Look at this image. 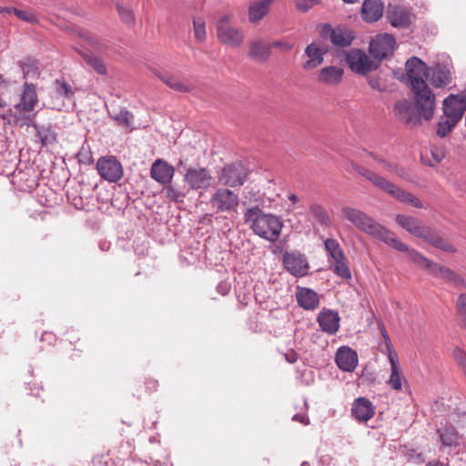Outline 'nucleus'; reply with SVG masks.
I'll return each instance as SVG.
<instances>
[{"label": "nucleus", "instance_id": "obj_13", "mask_svg": "<svg viewBox=\"0 0 466 466\" xmlns=\"http://www.w3.org/2000/svg\"><path fill=\"white\" fill-rule=\"evenodd\" d=\"M217 37L218 41L230 47H240L245 39V32L240 27L233 25H220L218 28Z\"/></svg>", "mask_w": 466, "mask_h": 466}, {"label": "nucleus", "instance_id": "obj_19", "mask_svg": "<svg viewBox=\"0 0 466 466\" xmlns=\"http://www.w3.org/2000/svg\"><path fill=\"white\" fill-rule=\"evenodd\" d=\"M393 111L396 117L405 124L416 126L420 123V116L415 113L411 102L408 99L396 102Z\"/></svg>", "mask_w": 466, "mask_h": 466}, {"label": "nucleus", "instance_id": "obj_3", "mask_svg": "<svg viewBox=\"0 0 466 466\" xmlns=\"http://www.w3.org/2000/svg\"><path fill=\"white\" fill-rule=\"evenodd\" d=\"M407 258L418 267L429 270L434 277L455 288L466 289V279L450 268L440 265L420 254L414 248L408 247L404 252Z\"/></svg>", "mask_w": 466, "mask_h": 466}, {"label": "nucleus", "instance_id": "obj_27", "mask_svg": "<svg viewBox=\"0 0 466 466\" xmlns=\"http://www.w3.org/2000/svg\"><path fill=\"white\" fill-rule=\"evenodd\" d=\"M384 5L380 0H365L361 7L363 20L368 23L378 21L383 14Z\"/></svg>", "mask_w": 466, "mask_h": 466}, {"label": "nucleus", "instance_id": "obj_46", "mask_svg": "<svg viewBox=\"0 0 466 466\" xmlns=\"http://www.w3.org/2000/svg\"><path fill=\"white\" fill-rule=\"evenodd\" d=\"M85 59L97 73L104 75L106 72V67L103 60L95 55L87 54Z\"/></svg>", "mask_w": 466, "mask_h": 466}, {"label": "nucleus", "instance_id": "obj_40", "mask_svg": "<svg viewBox=\"0 0 466 466\" xmlns=\"http://www.w3.org/2000/svg\"><path fill=\"white\" fill-rule=\"evenodd\" d=\"M458 122L459 121H457L453 118L447 117L446 116H443L438 123L437 135L440 137H446L450 132H451V130L458 124Z\"/></svg>", "mask_w": 466, "mask_h": 466}, {"label": "nucleus", "instance_id": "obj_63", "mask_svg": "<svg viewBox=\"0 0 466 466\" xmlns=\"http://www.w3.org/2000/svg\"><path fill=\"white\" fill-rule=\"evenodd\" d=\"M426 466H442L440 462H430Z\"/></svg>", "mask_w": 466, "mask_h": 466}, {"label": "nucleus", "instance_id": "obj_55", "mask_svg": "<svg viewBox=\"0 0 466 466\" xmlns=\"http://www.w3.org/2000/svg\"><path fill=\"white\" fill-rule=\"evenodd\" d=\"M292 420L294 421H298V422H300L301 424L303 425H309V419L307 415L305 414H295L293 417H292Z\"/></svg>", "mask_w": 466, "mask_h": 466}, {"label": "nucleus", "instance_id": "obj_33", "mask_svg": "<svg viewBox=\"0 0 466 466\" xmlns=\"http://www.w3.org/2000/svg\"><path fill=\"white\" fill-rule=\"evenodd\" d=\"M353 40V35L350 31L335 28L330 31V41L333 45L338 46H348Z\"/></svg>", "mask_w": 466, "mask_h": 466}, {"label": "nucleus", "instance_id": "obj_47", "mask_svg": "<svg viewBox=\"0 0 466 466\" xmlns=\"http://www.w3.org/2000/svg\"><path fill=\"white\" fill-rule=\"evenodd\" d=\"M194 35L198 42H204L206 40V25L202 18L198 17L193 21Z\"/></svg>", "mask_w": 466, "mask_h": 466}, {"label": "nucleus", "instance_id": "obj_18", "mask_svg": "<svg viewBox=\"0 0 466 466\" xmlns=\"http://www.w3.org/2000/svg\"><path fill=\"white\" fill-rule=\"evenodd\" d=\"M335 361L338 367L346 372H352L358 366V355L348 346H341L337 350Z\"/></svg>", "mask_w": 466, "mask_h": 466}, {"label": "nucleus", "instance_id": "obj_38", "mask_svg": "<svg viewBox=\"0 0 466 466\" xmlns=\"http://www.w3.org/2000/svg\"><path fill=\"white\" fill-rule=\"evenodd\" d=\"M62 96L65 99V101L63 102V106L65 107V110L69 111L74 109L76 106L74 91L68 84L60 83V98Z\"/></svg>", "mask_w": 466, "mask_h": 466}, {"label": "nucleus", "instance_id": "obj_20", "mask_svg": "<svg viewBox=\"0 0 466 466\" xmlns=\"http://www.w3.org/2000/svg\"><path fill=\"white\" fill-rule=\"evenodd\" d=\"M375 413L372 402L364 397L357 398L351 406V415L359 422H367Z\"/></svg>", "mask_w": 466, "mask_h": 466}, {"label": "nucleus", "instance_id": "obj_7", "mask_svg": "<svg viewBox=\"0 0 466 466\" xmlns=\"http://www.w3.org/2000/svg\"><path fill=\"white\" fill-rule=\"evenodd\" d=\"M238 201V194L224 187L218 188L210 198V204L218 213L235 211Z\"/></svg>", "mask_w": 466, "mask_h": 466}, {"label": "nucleus", "instance_id": "obj_44", "mask_svg": "<svg viewBox=\"0 0 466 466\" xmlns=\"http://www.w3.org/2000/svg\"><path fill=\"white\" fill-rule=\"evenodd\" d=\"M402 370L401 368L397 369H391L390 370V376L387 381L388 385L395 390H400L402 388Z\"/></svg>", "mask_w": 466, "mask_h": 466}, {"label": "nucleus", "instance_id": "obj_16", "mask_svg": "<svg viewBox=\"0 0 466 466\" xmlns=\"http://www.w3.org/2000/svg\"><path fill=\"white\" fill-rule=\"evenodd\" d=\"M283 264L285 268L295 277H303L308 273V261L300 253H286L283 257Z\"/></svg>", "mask_w": 466, "mask_h": 466}, {"label": "nucleus", "instance_id": "obj_52", "mask_svg": "<svg viewBox=\"0 0 466 466\" xmlns=\"http://www.w3.org/2000/svg\"><path fill=\"white\" fill-rule=\"evenodd\" d=\"M319 3V0H296L295 5L299 11L306 13Z\"/></svg>", "mask_w": 466, "mask_h": 466}, {"label": "nucleus", "instance_id": "obj_1", "mask_svg": "<svg viewBox=\"0 0 466 466\" xmlns=\"http://www.w3.org/2000/svg\"><path fill=\"white\" fill-rule=\"evenodd\" d=\"M342 217L350 222L356 228L363 233L379 239L387 246L400 251L407 250L406 244L402 243L395 234L385 226L377 222L372 217L364 211L349 206L342 207Z\"/></svg>", "mask_w": 466, "mask_h": 466}, {"label": "nucleus", "instance_id": "obj_56", "mask_svg": "<svg viewBox=\"0 0 466 466\" xmlns=\"http://www.w3.org/2000/svg\"><path fill=\"white\" fill-rule=\"evenodd\" d=\"M220 25H230V16L228 15H222L219 20L216 24V30L218 31V28Z\"/></svg>", "mask_w": 466, "mask_h": 466}, {"label": "nucleus", "instance_id": "obj_64", "mask_svg": "<svg viewBox=\"0 0 466 466\" xmlns=\"http://www.w3.org/2000/svg\"><path fill=\"white\" fill-rule=\"evenodd\" d=\"M300 466H310L308 461H303Z\"/></svg>", "mask_w": 466, "mask_h": 466}, {"label": "nucleus", "instance_id": "obj_30", "mask_svg": "<svg viewBox=\"0 0 466 466\" xmlns=\"http://www.w3.org/2000/svg\"><path fill=\"white\" fill-rule=\"evenodd\" d=\"M270 5L266 0L252 2L248 10V21L252 24L261 21L269 13Z\"/></svg>", "mask_w": 466, "mask_h": 466}, {"label": "nucleus", "instance_id": "obj_61", "mask_svg": "<svg viewBox=\"0 0 466 466\" xmlns=\"http://www.w3.org/2000/svg\"><path fill=\"white\" fill-rule=\"evenodd\" d=\"M288 198L289 201H291L293 204L298 202V197L295 194H289Z\"/></svg>", "mask_w": 466, "mask_h": 466}, {"label": "nucleus", "instance_id": "obj_2", "mask_svg": "<svg viewBox=\"0 0 466 466\" xmlns=\"http://www.w3.org/2000/svg\"><path fill=\"white\" fill-rule=\"evenodd\" d=\"M244 221L255 235L272 243L279 239L283 228V220L280 217L265 213L258 206L245 211Z\"/></svg>", "mask_w": 466, "mask_h": 466}, {"label": "nucleus", "instance_id": "obj_14", "mask_svg": "<svg viewBox=\"0 0 466 466\" xmlns=\"http://www.w3.org/2000/svg\"><path fill=\"white\" fill-rule=\"evenodd\" d=\"M246 177L247 173L242 165H230L221 170L218 181L224 186L237 187L244 183Z\"/></svg>", "mask_w": 466, "mask_h": 466}, {"label": "nucleus", "instance_id": "obj_10", "mask_svg": "<svg viewBox=\"0 0 466 466\" xmlns=\"http://www.w3.org/2000/svg\"><path fill=\"white\" fill-rule=\"evenodd\" d=\"M96 169L99 175L108 182H116L123 177V167L116 157H102L97 160Z\"/></svg>", "mask_w": 466, "mask_h": 466}, {"label": "nucleus", "instance_id": "obj_23", "mask_svg": "<svg viewBox=\"0 0 466 466\" xmlns=\"http://www.w3.org/2000/svg\"><path fill=\"white\" fill-rule=\"evenodd\" d=\"M396 222L409 233L420 238H423L426 232H428L429 227H426L420 220L413 217L400 214L396 216Z\"/></svg>", "mask_w": 466, "mask_h": 466}, {"label": "nucleus", "instance_id": "obj_34", "mask_svg": "<svg viewBox=\"0 0 466 466\" xmlns=\"http://www.w3.org/2000/svg\"><path fill=\"white\" fill-rule=\"evenodd\" d=\"M37 199L42 206L48 208H56L58 204L57 193L48 186L40 189Z\"/></svg>", "mask_w": 466, "mask_h": 466}, {"label": "nucleus", "instance_id": "obj_45", "mask_svg": "<svg viewBox=\"0 0 466 466\" xmlns=\"http://www.w3.org/2000/svg\"><path fill=\"white\" fill-rule=\"evenodd\" d=\"M430 151L431 159L425 160V163L431 167H434L441 163L446 156L445 149L442 147L433 146Z\"/></svg>", "mask_w": 466, "mask_h": 466}, {"label": "nucleus", "instance_id": "obj_54", "mask_svg": "<svg viewBox=\"0 0 466 466\" xmlns=\"http://www.w3.org/2000/svg\"><path fill=\"white\" fill-rule=\"evenodd\" d=\"M389 361L391 369L400 368L399 364V359L397 353L393 350H390L389 351Z\"/></svg>", "mask_w": 466, "mask_h": 466}, {"label": "nucleus", "instance_id": "obj_22", "mask_svg": "<svg viewBox=\"0 0 466 466\" xmlns=\"http://www.w3.org/2000/svg\"><path fill=\"white\" fill-rule=\"evenodd\" d=\"M248 56L253 61L264 63L271 56V46L261 38L253 39L249 42Z\"/></svg>", "mask_w": 466, "mask_h": 466}, {"label": "nucleus", "instance_id": "obj_37", "mask_svg": "<svg viewBox=\"0 0 466 466\" xmlns=\"http://www.w3.org/2000/svg\"><path fill=\"white\" fill-rule=\"evenodd\" d=\"M310 214L313 218L323 227L329 228L331 225L330 218L324 209V208L319 204H312L309 208Z\"/></svg>", "mask_w": 466, "mask_h": 466}, {"label": "nucleus", "instance_id": "obj_6", "mask_svg": "<svg viewBox=\"0 0 466 466\" xmlns=\"http://www.w3.org/2000/svg\"><path fill=\"white\" fill-rule=\"evenodd\" d=\"M414 94L415 106L419 114L426 120L433 117L436 103L435 95L426 82H420V87L411 89Z\"/></svg>", "mask_w": 466, "mask_h": 466}, {"label": "nucleus", "instance_id": "obj_29", "mask_svg": "<svg viewBox=\"0 0 466 466\" xmlns=\"http://www.w3.org/2000/svg\"><path fill=\"white\" fill-rule=\"evenodd\" d=\"M343 74L341 67L325 66L319 71L318 81L328 86H336L342 80Z\"/></svg>", "mask_w": 466, "mask_h": 466}, {"label": "nucleus", "instance_id": "obj_35", "mask_svg": "<svg viewBox=\"0 0 466 466\" xmlns=\"http://www.w3.org/2000/svg\"><path fill=\"white\" fill-rule=\"evenodd\" d=\"M389 78L390 76L382 72L370 75L368 76L369 86L379 92H387L389 90Z\"/></svg>", "mask_w": 466, "mask_h": 466}, {"label": "nucleus", "instance_id": "obj_8", "mask_svg": "<svg viewBox=\"0 0 466 466\" xmlns=\"http://www.w3.org/2000/svg\"><path fill=\"white\" fill-rule=\"evenodd\" d=\"M396 41L390 34L377 35L370 43V55L378 59L382 60L393 55Z\"/></svg>", "mask_w": 466, "mask_h": 466}, {"label": "nucleus", "instance_id": "obj_57", "mask_svg": "<svg viewBox=\"0 0 466 466\" xmlns=\"http://www.w3.org/2000/svg\"><path fill=\"white\" fill-rule=\"evenodd\" d=\"M269 46H271V49L273 47H279V48H283L287 51L290 50L292 46L289 43H286V42H281V41H275L271 44H269Z\"/></svg>", "mask_w": 466, "mask_h": 466}, {"label": "nucleus", "instance_id": "obj_24", "mask_svg": "<svg viewBox=\"0 0 466 466\" xmlns=\"http://www.w3.org/2000/svg\"><path fill=\"white\" fill-rule=\"evenodd\" d=\"M339 319L338 312L330 309H322L318 316L319 327L328 334H335L339 330Z\"/></svg>", "mask_w": 466, "mask_h": 466}, {"label": "nucleus", "instance_id": "obj_12", "mask_svg": "<svg viewBox=\"0 0 466 466\" xmlns=\"http://www.w3.org/2000/svg\"><path fill=\"white\" fill-rule=\"evenodd\" d=\"M428 80L437 87L442 88L452 81L451 65L450 63H437L429 67Z\"/></svg>", "mask_w": 466, "mask_h": 466}, {"label": "nucleus", "instance_id": "obj_49", "mask_svg": "<svg viewBox=\"0 0 466 466\" xmlns=\"http://www.w3.org/2000/svg\"><path fill=\"white\" fill-rule=\"evenodd\" d=\"M164 193L169 200L174 202L182 201L184 197L183 193L180 190L175 188L170 184L164 186Z\"/></svg>", "mask_w": 466, "mask_h": 466}, {"label": "nucleus", "instance_id": "obj_42", "mask_svg": "<svg viewBox=\"0 0 466 466\" xmlns=\"http://www.w3.org/2000/svg\"><path fill=\"white\" fill-rule=\"evenodd\" d=\"M332 268H333L334 272L341 279H351V272L348 266L346 258H342V259L334 260V263L332 264Z\"/></svg>", "mask_w": 466, "mask_h": 466}, {"label": "nucleus", "instance_id": "obj_59", "mask_svg": "<svg viewBox=\"0 0 466 466\" xmlns=\"http://www.w3.org/2000/svg\"><path fill=\"white\" fill-rule=\"evenodd\" d=\"M217 289L220 294L226 295L229 291V286L227 283H219Z\"/></svg>", "mask_w": 466, "mask_h": 466}, {"label": "nucleus", "instance_id": "obj_11", "mask_svg": "<svg viewBox=\"0 0 466 466\" xmlns=\"http://www.w3.org/2000/svg\"><path fill=\"white\" fill-rule=\"evenodd\" d=\"M405 67L411 89L420 87V82L428 79L429 66L421 59L412 56L407 60Z\"/></svg>", "mask_w": 466, "mask_h": 466}, {"label": "nucleus", "instance_id": "obj_51", "mask_svg": "<svg viewBox=\"0 0 466 466\" xmlns=\"http://www.w3.org/2000/svg\"><path fill=\"white\" fill-rule=\"evenodd\" d=\"M379 163L381 164V167L389 172H392L397 174L400 177H405V171L403 168H399L397 165L390 163L389 161L383 160L381 158H376Z\"/></svg>", "mask_w": 466, "mask_h": 466}, {"label": "nucleus", "instance_id": "obj_28", "mask_svg": "<svg viewBox=\"0 0 466 466\" xmlns=\"http://www.w3.org/2000/svg\"><path fill=\"white\" fill-rule=\"evenodd\" d=\"M326 51L319 44L311 43L305 49V56L308 59L303 64L306 70L313 69L321 65L324 61Z\"/></svg>", "mask_w": 466, "mask_h": 466}, {"label": "nucleus", "instance_id": "obj_41", "mask_svg": "<svg viewBox=\"0 0 466 466\" xmlns=\"http://www.w3.org/2000/svg\"><path fill=\"white\" fill-rule=\"evenodd\" d=\"M324 245L326 250L329 252L333 260L345 258V255L336 239L327 238Z\"/></svg>", "mask_w": 466, "mask_h": 466}, {"label": "nucleus", "instance_id": "obj_17", "mask_svg": "<svg viewBox=\"0 0 466 466\" xmlns=\"http://www.w3.org/2000/svg\"><path fill=\"white\" fill-rule=\"evenodd\" d=\"M175 175V168L164 159L155 160L150 168L151 177L157 183L166 186L171 183Z\"/></svg>", "mask_w": 466, "mask_h": 466}, {"label": "nucleus", "instance_id": "obj_60", "mask_svg": "<svg viewBox=\"0 0 466 466\" xmlns=\"http://www.w3.org/2000/svg\"><path fill=\"white\" fill-rule=\"evenodd\" d=\"M0 14L6 15L12 14V8L11 7H5L0 5Z\"/></svg>", "mask_w": 466, "mask_h": 466}, {"label": "nucleus", "instance_id": "obj_5", "mask_svg": "<svg viewBox=\"0 0 466 466\" xmlns=\"http://www.w3.org/2000/svg\"><path fill=\"white\" fill-rule=\"evenodd\" d=\"M36 103L37 96L34 86L25 84L20 101L14 105L13 109H11V115L16 122H21V125H24Z\"/></svg>", "mask_w": 466, "mask_h": 466}, {"label": "nucleus", "instance_id": "obj_15", "mask_svg": "<svg viewBox=\"0 0 466 466\" xmlns=\"http://www.w3.org/2000/svg\"><path fill=\"white\" fill-rule=\"evenodd\" d=\"M466 110L464 95H450L443 101V114L447 117L460 121Z\"/></svg>", "mask_w": 466, "mask_h": 466}, {"label": "nucleus", "instance_id": "obj_4", "mask_svg": "<svg viewBox=\"0 0 466 466\" xmlns=\"http://www.w3.org/2000/svg\"><path fill=\"white\" fill-rule=\"evenodd\" d=\"M351 166L353 169L356 170L360 175L365 177L374 186L390 194L391 197L398 199L399 201L410 204L414 208H422L421 201L410 192L404 191L403 189L398 187L396 185L392 184L383 177L369 170L366 167H360L354 163H352Z\"/></svg>", "mask_w": 466, "mask_h": 466}, {"label": "nucleus", "instance_id": "obj_53", "mask_svg": "<svg viewBox=\"0 0 466 466\" xmlns=\"http://www.w3.org/2000/svg\"><path fill=\"white\" fill-rule=\"evenodd\" d=\"M453 358L460 368L466 372V352L460 348H456L453 350Z\"/></svg>", "mask_w": 466, "mask_h": 466}, {"label": "nucleus", "instance_id": "obj_25", "mask_svg": "<svg viewBox=\"0 0 466 466\" xmlns=\"http://www.w3.org/2000/svg\"><path fill=\"white\" fill-rule=\"evenodd\" d=\"M296 299L299 307L306 310H313L319 305L318 293L309 288L299 287L296 291Z\"/></svg>", "mask_w": 466, "mask_h": 466}, {"label": "nucleus", "instance_id": "obj_9", "mask_svg": "<svg viewBox=\"0 0 466 466\" xmlns=\"http://www.w3.org/2000/svg\"><path fill=\"white\" fill-rule=\"evenodd\" d=\"M346 62L353 72L361 75H366L379 66V63L372 61L360 49L350 50L346 55Z\"/></svg>", "mask_w": 466, "mask_h": 466}, {"label": "nucleus", "instance_id": "obj_58", "mask_svg": "<svg viewBox=\"0 0 466 466\" xmlns=\"http://www.w3.org/2000/svg\"><path fill=\"white\" fill-rule=\"evenodd\" d=\"M43 341L46 340L48 341L50 344H55L56 340V336L51 333V332H44L43 335H42V339H41Z\"/></svg>", "mask_w": 466, "mask_h": 466}, {"label": "nucleus", "instance_id": "obj_39", "mask_svg": "<svg viewBox=\"0 0 466 466\" xmlns=\"http://www.w3.org/2000/svg\"><path fill=\"white\" fill-rule=\"evenodd\" d=\"M439 433L443 445L451 447L459 443L460 437L453 427L441 429Z\"/></svg>", "mask_w": 466, "mask_h": 466}, {"label": "nucleus", "instance_id": "obj_62", "mask_svg": "<svg viewBox=\"0 0 466 466\" xmlns=\"http://www.w3.org/2000/svg\"><path fill=\"white\" fill-rule=\"evenodd\" d=\"M287 360L290 363H293L297 360L295 353H292L289 357H287Z\"/></svg>", "mask_w": 466, "mask_h": 466}, {"label": "nucleus", "instance_id": "obj_36", "mask_svg": "<svg viewBox=\"0 0 466 466\" xmlns=\"http://www.w3.org/2000/svg\"><path fill=\"white\" fill-rule=\"evenodd\" d=\"M112 117L121 127H124L130 131L135 128L134 116L131 112H129L127 109H121L118 113L112 116Z\"/></svg>", "mask_w": 466, "mask_h": 466}, {"label": "nucleus", "instance_id": "obj_21", "mask_svg": "<svg viewBox=\"0 0 466 466\" xmlns=\"http://www.w3.org/2000/svg\"><path fill=\"white\" fill-rule=\"evenodd\" d=\"M185 180L191 188H207L210 185L211 176L206 168H189L186 173Z\"/></svg>", "mask_w": 466, "mask_h": 466}, {"label": "nucleus", "instance_id": "obj_32", "mask_svg": "<svg viewBox=\"0 0 466 466\" xmlns=\"http://www.w3.org/2000/svg\"><path fill=\"white\" fill-rule=\"evenodd\" d=\"M154 74L168 87L175 91L188 92L191 90V86L187 83L178 79L173 75L168 73H162L157 70L154 71Z\"/></svg>", "mask_w": 466, "mask_h": 466}, {"label": "nucleus", "instance_id": "obj_31", "mask_svg": "<svg viewBox=\"0 0 466 466\" xmlns=\"http://www.w3.org/2000/svg\"><path fill=\"white\" fill-rule=\"evenodd\" d=\"M425 241L432 245L433 247L441 249L448 253L456 252V248L448 240L442 238L431 228H428V232L424 235L423 238Z\"/></svg>", "mask_w": 466, "mask_h": 466}, {"label": "nucleus", "instance_id": "obj_50", "mask_svg": "<svg viewBox=\"0 0 466 466\" xmlns=\"http://www.w3.org/2000/svg\"><path fill=\"white\" fill-rule=\"evenodd\" d=\"M456 309L458 315L466 325V293H461L459 295L456 301Z\"/></svg>", "mask_w": 466, "mask_h": 466}, {"label": "nucleus", "instance_id": "obj_48", "mask_svg": "<svg viewBox=\"0 0 466 466\" xmlns=\"http://www.w3.org/2000/svg\"><path fill=\"white\" fill-rule=\"evenodd\" d=\"M12 13L15 14L19 19L28 22L31 24H37L38 18L37 16L29 10H22L17 8H12Z\"/></svg>", "mask_w": 466, "mask_h": 466}, {"label": "nucleus", "instance_id": "obj_43", "mask_svg": "<svg viewBox=\"0 0 466 466\" xmlns=\"http://www.w3.org/2000/svg\"><path fill=\"white\" fill-rule=\"evenodd\" d=\"M116 10L123 23L128 25H133L135 24V15L131 8L121 4H117Z\"/></svg>", "mask_w": 466, "mask_h": 466}, {"label": "nucleus", "instance_id": "obj_26", "mask_svg": "<svg viewBox=\"0 0 466 466\" xmlns=\"http://www.w3.org/2000/svg\"><path fill=\"white\" fill-rule=\"evenodd\" d=\"M387 16L390 25L394 27H405L410 23V13L402 6L390 5Z\"/></svg>", "mask_w": 466, "mask_h": 466}]
</instances>
